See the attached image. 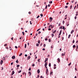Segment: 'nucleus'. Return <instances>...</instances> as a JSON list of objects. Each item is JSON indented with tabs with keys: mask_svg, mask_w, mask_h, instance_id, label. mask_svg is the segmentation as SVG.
Returning <instances> with one entry per match:
<instances>
[{
	"mask_svg": "<svg viewBox=\"0 0 78 78\" xmlns=\"http://www.w3.org/2000/svg\"><path fill=\"white\" fill-rule=\"evenodd\" d=\"M12 59H14L16 58V56H15V55H13L12 57Z\"/></svg>",
	"mask_w": 78,
	"mask_h": 78,
	"instance_id": "nucleus-1",
	"label": "nucleus"
},
{
	"mask_svg": "<svg viewBox=\"0 0 78 78\" xmlns=\"http://www.w3.org/2000/svg\"><path fill=\"white\" fill-rule=\"evenodd\" d=\"M61 33H62V30H61L59 32V34L58 36H60L61 34Z\"/></svg>",
	"mask_w": 78,
	"mask_h": 78,
	"instance_id": "nucleus-2",
	"label": "nucleus"
},
{
	"mask_svg": "<svg viewBox=\"0 0 78 78\" xmlns=\"http://www.w3.org/2000/svg\"><path fill=\"white\" fill-rule=\"evenodd\" d=\"M48 58H45V60L44 61V62H47V61H48Z\"/></svg>",
	"mask_w": 78,
	"mask_h": 78,
	"instance_id": "nucleus-3",
	"label": "nucleus"
},
{
	"mask_svg": "<svg viewBox=\"0 0 78 78\" xmlns=\"http://www.w3.org/2000/svg\"><path fill=\"white\" fill-rule=\"evenodd\" d=\"M57 60H58V62H60V59H59V58H58L57 59Z\"/></svg>",
	"mask_w": 78,
	"mask_h": 78,
	"instance_id": "nucleus-4",
	"label": "nucleus"
},
{
	"mask_svg": "<svg viewBox=\"0 0 78 78\" xmlns=\"http://www.w3.org/2000/svg\"><path fill=\"white\" fill-rule=\"evenodd\" d=\"M37 73L39 74L40 73V70L39 69H38L37 71Z\"/></svg>",
	"mask_w": 78,
	"mask_h": 78,
	"instance_id": "nucleus-5",
	"label": "nucleus"
},
{
	"mask_svg": "<svg viewBox=\"0 0 78 78\" xmlns=\"http://www.w3.org/2000/svg\"><path fill=\"white\" fill-rule=\"evenodd\" d=\"M76 51H77V50H78V45H77L76 46Z\"/></svg>",
	"mask_w": 78,
	"mask_h": 78,
	"instance_id": "nucleus-6",
	"label": "nucleus"
},
{
	"mask_svg": "<svg viewBox=\"0 0 78 78\" xmlns=\"http://www.w3.org/2000/svg\"><path fill=\"white\" fill-rule=\"evenodd\" d=\"M47 66V62H46L44 64V66H45V67H46V66Z\"/></svg>",
	"mask_w": 78,
	"mask_h": 78,
	"instance_id": "nucleus-7",
	"label": "nucleus"
},
{
	"mask_svg": "<svg viewBox=\"0 0 78 78\" xmlns=\"http://www.w3.org/2000/svg\"><path fill=\"white\" fill-rule=\"evenodd\" d=\"M31 58V57L30 56H29L28 57H27V60H28L29 59H30Z\"/></svg>",
	"mask_w": 78,
	"mask_h": 78,
	"instance_id": "nucleus-8",
	"label": "nucleus"
},
{
	"mask_svg": "<svg viewBox=\"0 0 78 78\" xmlns=\"http://www.w3.org/2000/svg\"><path fill=\"white\" fill-rule=\"evenodd\" d=\"M53 32V34H55L56 33V30H55V31H52Z\"/></svg>",
	"mask_w": 78,
	"mask_h": 78,
	"instance_id": "nucleus-9",
	"label": "nucleus"
},
{
	"mask_svg": "<svg viewBox=\"0 0 78 78\" xmlns=\"http://www.w3.org/2000/svg\"><path fill=\"white\" fill-rule=\"evenodd\" d=\"M3 60H1V62H0V64H1V65L2 64V63H3Z\"/></svg>",
	"mask_w": 78,
	"mask_h": 78,
	"instance_id": "nucleus-10",
	"label": "nucleus"
},
{
	"mask_svg": "<svg viewBox=\"0 0 78 78\" xmlns=\"http://www.w3.org/2000/svg\"><path fill=\"white\" fill-rule=\"evenodd\" d=\"M24 74H25V76H26V75H27V73H25V72H23V75H24Z\"/></svg>",
	"mask_w": 78,
	"mask_h": 78,
	"instance_id": "nucleus-11",
	"label": "nucleus"
},
{
	"mask_svg": "<svg viewBox=\"0 0 78 78\" xmlns=\"http://www.w3.org/2000/svg\"><path fill=\"white\" fill-rule=\"evenodd\" d=\"M73 32H74V30H72L71 32V34H72Z\"/></svg>",
	"mask_w": 78,
	"mask_h": 78,
	"instance_id": "nucleus-12",
	"label": "nucleus"
},
{
	"mask_svg": "<svg viewBox=\"0 0 78 78\" xmlns=\"http://www.w3.org/2000/svg\"><path fill=\"white\" fill-rule=\"evenodd\" d=\"M36 46H37V47H39V44L38 43H37L36 44Z\"/></svg>",
	"mask_w": 78,
	"mask_h": 78,
	"instance_id": "nucleus-13",
	"label": "nucleus"
},
{
	"mask_svg": "<svg viewBox=\"0 0 78 78\" xmlns=\"http://www.w3.org/2000/svg\"><path fill=\"white\" fill-rule=\"evenodd\" d=\"M70 36H71V34H69L68 36V39H69V38H70Z\"/></svg>",
	"mask_w": 78,
	"mask_h": 78,
	"instance_id": "nucleus-14",
	"label": "nucleus"
},
{
	"mask_svg": "<svg viewBox=\"0 0 78 78\" xmlns=\"http://www.w3.org/2000/svg\"><path fill=\"white\" fill-rule=\"evenodd\" d=\"M40 60H41L40 59H38V60H37L38 62H41V61H40Z\"/></svg>",
	"mask_w": 78,
	"mask_h": 78,
	"instance_id": "nucleus-15",
	"label": "nucleus"
},
{
	"mask_svg": "<svg viewBox=\"0 0 78 78\" xmlns=\"http://www.w3.org/2000/svg\"><path fill=\"white\" fill-rule=\"evenodd\" d=\"M51 36H52V37H54V34H51Z\"/></svg>",
	"mask_w": 78,
	"mask_h": 78,
	"instance_id": "nucleus-16",
	"label": "nucleus"
},
{
	"mask_svg": "<svg viewBox=\"0 0 78 78\" xmlns=\"http://www.w3.org/2000/svg\"><path fill=\"white\" fill-rule=\"evenodd\" d=\"M49 19L50 20H53V18L52 17H50Z\"/></svg>",
	"mask_w": 78,
	"mask_h": 78,
	"instance_id": "nucleus-17",
	"label": "nucleus"
},
{
	"mask_svg": "<svg viewBox=\"0 0 78 78\" xmlns=\"http://www.w3.org/2000/svg\"><path fill=\"white\" fill-rule=\"evenodd\" d=\"M22 34H23V35L24 36L25 35V33L24 32H22Z\"/></svg>",
	"mask_w": 78,
	"mask_h": 78,
	"instance_id": "nucleus-18",
	"label": "nucleus"
},
{
	"mask_svg": "<svg viewBox=\"0 0 78 78\" xmlns=\"http://www.w3.org/2000/svg\"><path fill=\"white\" fill-rule=\"evenodd\" d=\"M24 48H27V44H25Z\"/></svg>",
	"mask_w": 78,
	"mask_h": 78,
	"instance_id": "nucleus-19",
	"label": "nucleus"
},
{
	"mask_svg": "<svg viewBox=\"0 0 78 78\" xmlns=\"http://www.w3.org/2000/svg\"><path fill=\"white\" fill-rule=\"evenodd\" d=\"M16 63H19V61H18V59H17L16 61Z\"/></svg>",
	"mask_w": 78,
	"mask_h": 78,
	"instance_id": "nucleus-20",
	"label": "nucleus"
},
{
	"mask_svg": "<svg viewBox=\"0 0 78 78\" xmlns=\"http://www.w3.org/2000/svg\"><path fill=\"white\" fill-rule=\"evenodd\" d=\"M28 74L30 75H31V72L30 71H29L28 72Z\"/></svg>",
	"mask_w": 78,
	"mask_h": 78,
	"instance_id": "nucleus-21",
	"label": "nucleus"
},
{
	"mask_svg": "<svg viewBox=\"0 0 78 78\" xmlns=\"http://www.w3.org/2000/svg\"><path fill=\"white\" fill-rule=\"evenodd\" d=\"M48 69H46V72H48Z\"/></svg>",
	"mask_w": 78,
	"mask_h": 78,
	"instance_id": "nucleus-22",
	"label": "nucleus"
},
{
	"mask_svg": "<svg viewBox=\"0 0 78 78\" xmlns=\"http://www.w3.org/2000/svg\"><path fill=\"white\" fill-rule=\"evenodd\" d=\"M35 66V65L34 64H33L32 65V67H34Z\"/></svg>",
	"mask_w": 78,
	"mask_h": 78,
	"instance_id": "nucleus-23",
	"label": "nucleus"
},
{
	"mask_svg": "<svg viewBox=\"0 0 78 78\" xmlns=\"http://www.w3.org/2000/svg\"><path fill=\"white\" fill-rule=\"evenodd\" d=\"M14 73H15L14 71H12V74H13L14 75Z\"/></svg>",
	"mask_w": 78,
	"mask_h": 78,
	"instance_id": "nucleus-24",
	"label": "nucleus"
},
{
	"mask_svg": "<svg viewBox=\"0 0 78 78\" xmlns=\"http://www.w3.org/2000/svg\"><path fill=\"white\" fill-rule=\"evenodd\" d=\"M76 47V46L75 45H73V48H75Z\"/></svg>",
	"mask_w": 78,
	"mask_h": 78,
	"instance_id": "nucleus-25",
	"label": "nucleus"
},
{
	"mask_svg": "<svg viewBox=\"0 0 78 78\" xmlns=\"http://www.w3.org/2000/svg\"><path fill=\"white\" fill-rule=\"evenodd\" d=\"M22 53H21L19 55V56H22Z\"/></svg>",
	"mask_w": 78,
	"mask_h": 78,
	"instance_id": "nucleus-26",
	"label": "nucleus"
},
{
	"mask_svg": "<svg viewBox=\"0 0 78 78\" xmlns=\"http://www.w3.org/2000/svg\"><path fill=\"white\" fill-rule=\"evenodd\" d=\"M76 16H78V12H76Z\"/></svg>",
	"mask_w": 78,
	"mask_h": 78,
	"instance_id": "nucleus-27",
	"label": "nucleus"
},
{
	"mask_svg": "<svg viewBox=\"0 0 78 78\" xmlns=\"http://www.w3.org/2000/svg\"><path fill=\"white\" fill-rule=\"evenodd\" d=\"M49 67H51V63H49Z\"/></svg>",
	"mask_w": 78,
	"mask_h": 78,
	"instance_id": "nucleus-28",
	"label": "nucleus"
},
{
	"mask_svg": "<svg viewBox=\"0 0 78 78\" xmlns=\"http://www.w3.org/2000/svg\"><path fill=\"white\" fill-rule=\"evenodd\" d=\"M41 41H40V40H38V44H40Z\"/></svg>",
	"mask_w": 78,
	"mask_h": 78,
	"instance_id": "nucleus-29",
	"label": "nucleus"
},
{
	"mask_svg": "<svg viewBox=\"0 0 78 78\" xmlns=\"http://www.w3.org/2000/svg\"><path fill=\"white\" fill-rule=\"evenodd\" d=\"M72 5H70V9H72Z\"/></svg>",
	"mask_w": 78,
	"mask_h": 78,
	"instance_id": "nucleus-30",
	"label": "nucleus"
},
{
	"mask_svg": "<svg viewBox=\"0 0 78 78\" xmlns=\"http://www.w3.org/2000/svg\"><path fill=\"white\" fill-rule=\"evenodd\" d=\"M20 66V65H18L16 66L17 67H19Z\"/></svg>",
	"mask_w": 78,
	"mask_h": 78,
	"instance_id": "nucleus-31",
	"label": "nucleus"
},
{
	"mask_svg": "<svg viewBox=\"0 0 78 78\" xmlns=\"http://www.w3.org/2000/svg\"><path fill=\"white\" fill-rule=\"evenodd\" d=\"M29 71H31V68L30 67L29 69H28Z\"/></svg>",
	"mask_w": 78,
	"mask_h": 78,
	"instance_id": "nucleus-32",
	"label": "nucleus"
},
{
	"mask_svg": "<svg viewBox=\"0 0 78 78\" xmlns=\"http://www.w3.org/2000/svg\"><path fill=\"white\" fill-rule=\"evenodd\" d=\"M66 26L67 27H68V26H69V23H66Z\"/></svg>",
	"mask_w": 78,
	"mask_h": 78,
	"instance_id": "nucleus-33",
	"label": "nucleus"
},
{
	"mask_svg": "<svg viewBox=\"0 0 78 78\" xmlns=\"http://www.w3.org/2000/svg\"><path fill=\"white\" fill-rule=\"evenodd\" d=\"M2 59H3V60H5V57H3Z\"/></svg>",
	"mask_w": 78,
	"mask_h": 78,
	"instance_id": "nucleus-34",
	"label": "nucleus"
},
{
	"mask_svg": "<svg viewBox=\"0 0 78 78\" xmlns=\"http://www.w3.org/2000/svg\"><path fill=\"white\" fill-rule=\"evenodd\" d=\"M46 46V44H44L43 45V47H45V46Z\"/></svg>",
	"mask_w": 78,
	"mask_h": 78,
	"instance_id": "nucleus-35",
	"label": "nucleus"
},
{
	"mask_svg": "<svg viewBox=\"0 0 78 78\" xmlns=\"http://www.w3.org/2000/svg\"><path fill=\"white\" fill-rule=\"evenodd\" d=\"M39 17H40V16H39V15H38L37 16V19H38V18Z\"/></svg>",
	"mask_w": 78,
	"mask_h": 78,
	"instance_id": "nucleus-36",
	"label": "nucleus"
},
{
	"mask_svg": "<svg viewBox=\"0 0 78 78\" xmlns=\"http://www.w3.org/2000/svg\"><path fill=\"white\" fill-rule=\"evenodd\" d=\"M48 40H49V42H51V39H49Z\"/></svg>",
	"mask_w": 78,
	"mask_h": 78,
	"instance_id": "nucleus-37",
	"label": "nucleus"
},
{
	"mask_svg": "<svg viewBox=\"0 0 78 78\" xmlns=\"http://www.w3.org/2000/svg\"><path fill=\"white\" fill-rule=\"evenodd\" d=\"M40 33H41V32L39 31L38 33V34H40Z\"/></svg>",
	"mask_w": 78,
	"mask_h": 78,
	"instance_id": "nucleus-38",
	"label": "nucleus"
},
{
	"mask_svg": "<svg viewBox=\"0 0 78 78\" xmlns=\"http://www.w3.org/2000/svg\"><path fill=\"white\" fill-rule=\"evenodd\" d=\"M4 46H5V47L7 46V44H4Z\"/></svg>",
	"mask_w": 78,
	"mask_h": 78,
	"instance_id": "nucleus-39",
	"label": "nucleus"
},
{
	"mask_svg": "<svg viewBox=\"0 0 78 78\" xmlns=\"http://www.w3.org/2000/svg\"><path fill=\"white\" fill-rule=\"evenodd\" d=\"M70 65H71V62L68 65V66H70Z\"/></svg>",
	"mask_w": 78,
	"mask_h": 78,
	"instance_id": "nucleus-40",
	"label": "nucleus"
},
{
	"mask_svg": "<svg viewBox=\"0 0 78 78\" xmlns=\"http://www.w3.org/2000/svg\"><path fill=\"white\" fill-rule=\"evenodd\" d=\"M65 8H68V6H65Z\"/></svg>",
	"mask_w": 78,
	"mask_h": 78,
	"instance_id": "nucleus-41",
	"label": "nucleus"
},
{
	"mask_svg": "<svg viewBox=\"0 0 78 78\" xmlns=\"http://www.w3.org/2000/svg\"><path fill=\"white\" fill-rule=\"evenodd\" d=\"M52 1H50L49 2V3H52Z\"/></svg>",
	"mask_w": 78,
	"mask_h": 78,
	"instance_id": "nucleus-42",
	"label": "nucleus"
},
{
	"mask_svg": "<svg viewBox=\"0 0 78 78\" xmlns=\"http://www.w3.org/2000/svg\"><path fill=\"white\" fill-rule=\"evenodd\" d=\"M22 72V71L21 70L19 71L18 72V73H20Z\"/></svg>",
	"mask_w": 78,
	"mask_h": 78,
	"instance_id": "nucleus-43",
	"label": "nucleus"
},
{
	"mask_svg": "<svg viewBox=\"0 0 78 78\" xmlns=\"http://www.w3.org/2000/svg\"><path fill=\"white\" fill-rule=\"evenodd\" d=\"M40 16H41V17H42V16H43V15L42 14H40Z\"/></svg>",
	"mask_w": 78,
	"mask_h": 78,
	"instance_id": "nucleus-44",
	"label": "nucleus"
},
{
	"mask_svg": "<svg viewBox=\"0 0 78 78\" xmlns=\"http://www.w3.org/2000/svg\"><path fill=\"white\" fill-rule=\"evenodd\" d=\"M41 30V28L39 29H38L37 30V31H39Z\"/></svg>",
	"mask_w": 78,
	"mask_h": 78,
	"instance_id": "nucleus-45",
	"label": "nucleus"
},
{
	"mask_svg": "<svg viewBox=\"0 0 78 78\" xmlns=\"http://www.w3.org/2000/svg\"><path fill=\"white\" fill-rule=\"evenodd\" d=\"M45 8L46 9L47 8V5H46Z\"/></svg>",
	"mask_w": 78,
	"mask_h": 78,
	"instance_id": "nucleus-46",
	"label": "nucleus"
},
{
	"mask_svg": "<svg viewBox=\"0 0 78 78\" xmlns=\"http://www.w3.org/2000/svg\"><path fill=\"white\" fill-rule=\"evenodd\" d=\"M72 42L73 43H75V40H73Z\"/></svg>",
	"mask_w": 78,
	"mask_h": 78,
	"instance_id": "nucleus-47",
	"label": "nucleus"
},
{
	"mask_svg": "<svg viewBox=\"0 0 78 78\" xmlns=\"http://www.w3.org/2000/svg\"><path fill=\"white\" fill-rule=\"evenodd\" d=\"M13 63H14V62H13L11 63V65H12V64H13Z\"/></svg>",
	"mask_w": 78,
	"mask_h": 78,
	"instance_id": "nucleus-48",
	"label": "nucleus"
},
{
	"mask_svg": "<svg viewBox=\"0 0 78 78\" xmlns=\"http://www.w3.org/2000/svg\"><path fill=\"white\" fill-rule=\"evenodd\" d=\"M48 30H49V31H50V30H51V28H48Z\"/></svg>",
	"mask_w": 78,
	"mask_h": 78,
	"instance_id": "nucleus-49",
	"label": "nucleus"
},
{
	"mask_svg": "<svg viewBox=\"0 0 78 78\" xmlns=\"http://www.w3.org/2000/svg\"><path fill=\"white\" fill-rule=\"evenodd\" d=\"M37 35H38V34H37V33H36V34H35V36H37Z\"/></svg>",
	"mask_w": 78,
	"mask_h": 78,
	"instance_id": "nucleus-50",
	"label": "nucleus"
},
{
	"mask_svg": "<svg viewBox=\"0 0 78 78\" xmlns=\"http://www.w3.org/2000/svg\"><path fill=\"white\" fill-rule=\"evenodd\" d=\"M65 28V27H64V26H63V28H62V29H63V30H64V29Z\"/></svg>",
	"mask_w": 78,
	"mask_h": 78,
	"instance_id": "nucleus-51",
	"label": "nucleus"
},
{
	"mask_svg": "<svg viewBox=\"0 0 78 78\" xmlns=\"http://www.w3.org/2000/svg\"><path fill=\"white\" fill-rule=\"evenodd\" d=\"M62 26H61L60 27V29H62Z\"/></svg>",
	"mask_w": 78,
	"mask_h": 78,
	"instance_id": "nucleus-52",
	"label": "nucleus"
},
{
	"mask_svg": "<svg viewBox=\"0 0 78 78\" xmlns=\"http://www.w3.org/2000/svg\"><path fill=\"white\" fill-rule=\"evenodd\" d=\"M76 18H77L76 16H75V17L74 19H75L76 20Z\"/></svg>",
	"mask_w": 78,
	"mask_h": 78,
	"instance_id": "nucleus-53",
	"label": "nucleus"
},
{
	"mask_svg": "<svg viewBox=\"0 0 78 78\" xmlns=\"http://www.w3.org/2000/svg\"><path fill=\"white\" fill-rule=\"evenodd\" d=\"M30 25H32V23H31V21H30Z\"/></svg>",
	"mask_w": 78,
	"mask_h": 78,
	"instance_id": "nucleus-54",
	"label": "nucleus"
},
{
	"mask_svg": "<svg viewBox=\"0 0 78 78\" xmlns=\"http://www.w3.org/2000/svg\"><path fill=\"white\" fill-rule=\"evenodd\" d=\"M76 7V5L74 8V9H75V8Z\"/></svg>",
	"mask_w": 78,
	"mask_h": 78,
	"instance_id": "nucleus-55",
	"label": "nucleus"
},
{
	"mask_svg": "<svg viewBox=\"0 0 78 78\" xmlns=\"http://www.w3.org/2000/svg\"><path fill=\"white\" fill-rule=\"evenodd\" d=\"M54 67H56V65L55 64H54Z\"/></svg>",
	"mask_w": 78,
	"mask_h": 78,
	"instance_id": "nucleus-56",
	"label": "nucleus"
},
{
	"mask_svg": "<svg viewBox=\"0 0 78 78\" xmlns=\"http://www.w3.org/2000/svg\"><path fill=\"white\" fill-rule=\"evenodd\" d=\"M42 50H43L44 51V50H45V49L44 48H43L42 49Z\"/></svg>",
	"mask_w": 78,
	"mask_h": 78,
	"instance_id": "nucleus-57",
	"label": "nucleus"
},
{
	"mask_svg": "<svg viewBox=\"0 0 78 78\" xmlns=\"http://www.w3.org/2000/svg\"><path fill=\"white\" fill-rule=\"evenodd\" d=\"M31 12H29V14H31Z\"/></svg>",
	"mask_w": 78,
	"mask_h": 78,
	"instance_id": "nucleus-58",
	"label": "nucleus"
},
{
	"mask_svg": "<svg viewBox=\"0 0 78 78\" xmlns=\"http://www.w3.org/2000/svg\"><path fill=\"white\" fill-rule=\"evenodd\" d=\"M2 69H1V70H3V67H2Z\"/></svg>",
	"mask_w": 78,
	"mask_h": 78,
	"instance_id": "nucleus-59",
	"label": "nucleus"
},
{
	"mask_svg": "<svg viewBox=\"0 0 78 78\" xmlns=\"http://www.w3.org/2000/svg\"><path fill=\"white\" fill-rule=\"evenodd\" d=\"M52 73H53V72H50V75H51V74H52Z\"/></svg>",
	"mask_w": 78,
	"mask_h": 78,
	"instance_id": "nucleus-60",
	"label": "nucleus"
},
{
	"mask_svg": "<svg viewBox=\"0 0 78 78\" xmlns=\"http://www.w3.org/2000/svg\"><path fill=\"white\" fill-rule=\"evenodd\" d=\"M60 25H61V23H59L58 24V26H60Z\"/></svg>",
	"mask_w": 78,
	"mask_h": 78,
	"instance_id": "nucleus-61",
	"label": "nucleus"
},
{
	"mask_svg": "<svg viewBox=\"0 0 78 78\" xmlns=\"http://www.w3.org/2000/svg\"><path fill=\"white\" fill-rule=\"evenodd\" d=\"M62 23H63V24H64L65 22L64 21H63Z\"/></svg>",
	"mask_w": 78,
	"mask_h": 78,
	"instance_id": "nucleus-62",
	"label": "nucleus"
},
{
	"mask_svg": "<svg viewBox=\"0 0 78 78\" xmlns=\"http://www.w3.org/2000/svg\"><path fill=\"white\" fill-rule=\"evenodd\" d=\"M62 56H64V53H62Z\"/></svg>",
	"mask_w": 78,
	"mask_h": 78,
	"instance_id": "nucleus-63",
	"label": "nucleus"
},
{
	"mask_svg": "<svg viewBox=\"0 0 78 78\" xmlns=\"http://www.w3.org/2000/svg\"><path fill=\"white\" fill-rule=\"evenodd\" d=\"M28 56V55H27V54H25V56Z\"/></svg>",
	"mask_w": 78,
	"mask_h": 78,
	"instance_id": "nucleus-64",
	"label": "nucleus"
}]
</instances>
